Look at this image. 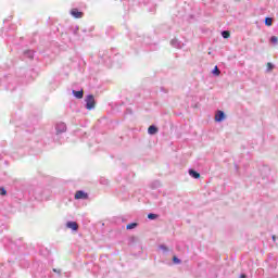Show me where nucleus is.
<instances>
[{"instance_id": "f257e3e1", "label": "nucleus", "mask_w": 278, "mask_h": 278, "mask_svg": "<svg viewBox=\"0 0 278 278\" xmlns=\"http://www.w3.org/2000/svg\"><path fill=\"white\" fill-rule=\"evenodd\" d=\"M86 108L87 110H94L97 102L94 101V96L89 94L86 97Z\"/></svg>"}, {"instance_id": "f03ea898", "label": "nucleus", "mask_w": 278, "mask_h": 278, "mask_svg": "<svg viewBox=\"0 0 278 278\" xmlns=\"http://www.w3.org/2000/svg\"><path fill=\"white\" fill-rule=\"evenodd\" d=\"M74 199H76V200H79V199L86 200V199H88V193H86V192H84L81 190L76 191V193L74 195Z\"/></svg>"}, {"instance_id": "7ed1b4c3", "label": "nucleus", "mask_w": 278, "mask_h": 278, "mask_svg": "<svg viewBox=\"0 0 278 278\" xmlns=\"http://www.w3.org/2000/svg\"><path fill=\"white\" fill-rule=\"evenodd\" d=\"M66 227L73 231H77V229H79V225L76 222H67Z\"/></svg>"}, {"instance_id": "20e7f679", "label": "nucleus", "mask_w": 278, "mask_h": 278, "mask_svg": "<svg viewBox=\"0 0 278 278\" xmlns=\"http://www.w3.org/2000/svg\"><path fill=\"white\" fill-rule=\"evenodd\" d=\"M215 121L217 123H222V121H225V112L218 111L215 115Z\"/></svg>"}, {"instance_id": "39448f33", "label": "nucleus", "mask_w": 278, "mask_h": 278, "mask_svg": "<svg viewBox=\"0 0 278 278\" xmlns=\"http://www.w3.org/2000/svg\"><path fill=\"white\" fill-rule=\"evenodd\" d=\"M71 14L74 18H81L84 16V13L79 12L77 9H72Z\"/></svg>"}, {"instance_id": "423d86ee", "label": "nucleus", "mask_w": 278, "mask_h": 278, "mask_svg": "<svg viewBox=\"0 0 278 278\" xmlns=\"http://www.w3.org/2000/svg\"><path fill=\"white\" fill-rule=\"evenodd\" d=\"M157 131H159L157 127H155V126H153V125H151V126L148 128V134H149L150 136H155V134H157Z\"/></svg>"}, {"instance_id": "0eeeda50", "label": "nucleus", "mask_w": 278, "mask_h": 278, "mask_svg": "<svg viewBox=\"0 0 278 278\" xmlns=\"http://www.w3.org/2000/svg\"><path fill=\"white\" fill-rule=\"evenodd\" d=\"M189 175H190V177H193V179H200L201 178V174H199L194 169H189Z\"/></svg>"}, {"instance_id": "6e6552de", "label": "nucleus", "mask_w": 278, "mask_h": 278, "mask_svg": "<svg viewBox=\"0 0 278 278\" xmlns=\"http://www.w3.org/2000/svg\"><path fill=\"white\" fill-rule=\"evenodd\" d=\"M56 131L62 134V131H66V124L62 123L56 126Z\"/></svg>"}, {"instance_id": "1a4fd4ad", "label": "nucleus", "mask_w": 278, "mask_h": 278, "mask_svg": "<svg viewBox=\"0 0 278 278\" xmlns=\"http://www.w3.org/2000/svg\"><path fill=\"white\" fill-rule=\"evenodd\" d=\"M73 94L74 97H76V99H84V90H80V91L73 90Z\"/></svg>"}, {"instance_id": "9d476101", "label": "nucleus", "mask_w": 278, "mask_h": 278, "mask_svg": "<svg viewBox=\"0 0 278 278\" xmlns=\"http://www.w3.org/2000/svg\"><path fill=\"white\" fill-rule=\"evenodd\" d=\"M265 25H267V27H270L273 25V18L266 17L265 18Z\"/></svg>"}, {"instance_id": "9b49d317", "label": "nucleus", "mask_w": 278, "mask_h": 278, "mask_svg": "<svg viewBox=\"0 0 278 278\" xmlns=\"http://www.w3.org/2000/svg\"><path fill=\"white\" fill-rule=\"evenodd\" d=\"M136 227H138V224L131 223L126 226V229H136Z\"/></svg>"}, {"instance_id": "f8f14e48", "label": "nucleus", "mask_w": 278, "mask_h": 278, "mask_svg": "<svg viewBox=\"0 0 278 278\" xmlns=\"http://www.w3.org/2000/svg\"><path fill=\"white\" fill-rule=\"evenodd\" d=\"M222 36H223V38H229L231 36V33H229L228 30H224L222 33Z\"/></svg>"}, {"instance_id": "ddd939ff", "label": "nucleus", "mask_w": 278, "mask_h": 278, "mask_svg": "<svg viewBox=\"0 0 278 278\" xmlns=\"http://www.w3.org/2000/svg\"><path fill=\"white\" fill-rule=\"evenodd\" d=\"M0 194H1V197H5V194H8V191L5 190L4 187L0 188Z\"/></svg>"}, {"instance_id": "4468645a", "label": "nucleus", "mask_w": 278, "mask_h": 278, "mask_svg": "<svg viewBox=\"0 0 278 278\" xmlns=\"http://www.w3.org/2000/svg\"><path fill=\"white\" fill-rule=\"evenodd\" d=\"M148 218H149L150 220H155V218H157V215H155V214H153V213H150V214L148 215Z\"/></svg>"}, {"instance_id": "2eb2a0df", "label": "nucleus", "mask_w": 278, "mask_h": 278, "mask_svg": "<svg viewBox=\"0 0 278 278\" xmlns=\"http://www.w3.org/2000/svg\"><path fill=\"white\" fill-rule=\"evenodd\" d=\"M213 74L216 76L220 75V70H218V66H215Z\"/></svg>"}, {"instance_id": "dca6fc26", "label": "nucleus", "mask_w": 278, "mask_h": 278, "mask_svg": "<svg viewBox=\"0 0 278 278\" xmlns=\"http://www.w3.org/2000/svg\"><path fill=\"white\" fill-rule=\"evenodd\" d=\"M174 264H181V260H179L177 256H173Z\"/></svg>"}, {"instance_id": "f3484780", "label": "nucleus", "mask_w": 278, "mask_h": 278, "mask_svg": "<svg viewBox=\"0 0 278 278\" xmlns=\"http://www.w3.org/2000/svg\"><path fill=\"white\" fill-rule=\"evenodd\" d=\"M270 42H273L274 45H277V42H278L277 36H273V37L270 38Z\"/></svg>"}, {"instance_id": "a211bd4d", "label": "nucleus", "mask_w": 278, "mask_h": 278, "mask_svg": "<svg viewBox=\"0 0 278 278\" xmlns=\"http://www.w3.org/2000/svg\"><path fill=\"white\" fill-rule=\"evenodd\" d=\"M267 67L269 68V71H273V63H267Z\"/></svg>"}, {"instance_id": "6ab92c4d", "label": "nucleus", "mask_w": 278, "mask_h": 278, "mask_svg": "<svg viewBox=\"0 0 278 278\" xmlns=\"http://www.w3.org/2000/svg\"><path fill=\"white\" fill-rule=\"evenodd\" d=\"M161 249H163V251H168V248H166L165 245H161Z\"/></svg>"}, {"instance_id": "aec40b11", "label": "nucleus", "mask_w": 278, "mask_h": 278, "mask_svg": "<svg viewBox=\"0 0 278 278\" xmlns=\"http://www.w3.org/2000/svg\"><path fill=\"white\" fill-rule=\"evenodd\" d=\"M273 240H274V242H275V240H277V237L273 236Z\"/></svg>"}, {"instance_id": "412c9836", "label": "nucleus", "mask_w": 278, "mask_h": 278, "mask_svg": "<svg viewBox=\"0 0 278 278\" xmlns=\"http://www.w3.org/2000/svg\"><path fill=\"white\" fill-rule=\"evenodd\" d=\"M247 276H244V275H241V278H245Z\"/></svg>"}]
</instances>
